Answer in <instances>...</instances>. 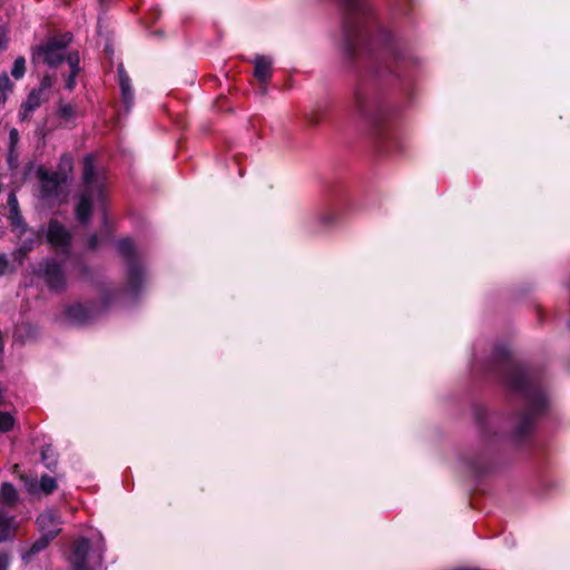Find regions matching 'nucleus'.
<instances>
[{
	"label": "nucleus",
	"instance_id": "nucleus-23",
	"mask_svg": "<svg viewBox=\"0 0 570 570\" xmlns=\"http://www.w3.org/2000/svg\"><path fill=\"white\" fill-rule=\"evenodd\" d=\"M11 520H0V540H4L9 537L11 531Z\"/></svg>",
	"mask_w": 570,
	"mask_h": 570
},
{
	"label": "nucleus",
	"instance_id": "nucleus-4",
	"mask_svg": "<svg viewBox=\"0 0 570 570\" xmlns=\"http://www.w3.org/2000/svg\"><path fill=\"white\" fill-rule=\"evenodd\" d=\"M71 41L70 35L62 36L61 40L49 41L38 49V55L42 56L43 62L50 67H56L65 60V48Z\"/></svg>",
	"mask_w": 570,
	"mask_h": 570
},
{
	"label": "nucleus",
	"instance_id": "nucleus-11",
	"mask_svg": "<svg viewBox=\"0 0 570 570\" xmlns=\"http://www.w3.org/2000/svg\"><path fill=\"white\" fill-rule=\"evenodd\" d=\"M118 76L124 102L127 107H130L134 101V94L130 87V79L122 67H119Z\"/></svg>",
	"mask_w": 570,
	"mask_h": 570
},
{
	"label": "nucleus",
	"instance_id": "nucleus-16",
	"mask_svg": "<svg viewBox=\"0 0 570 570\" xmlns=\"http://www.w3.org/2000/svg\"><path fill=\"white\" fill-rule=\"evenodd\" d=\"M12 82L11 80L9 79L8 75L7 73H2L0 76V101L1 102H6L7 100V94L10 92L12 90Z\"/></svg>",
	"mask_w": 570,
	"mask_h": 570
},
{
	"label": "nucleus",
	"instance_id": "nucleus-3",
	"mask_svg": "<svg viewBox=\"0 0 570 570\" xmlns=\"http://www.w3.org/2000/svg\"><path fill=\"white\" fill-rule=\"evenodd\" d=\"M90 546L87 539H80L75 543L70 562L72 570H92V566L100 564L102 550L90 553Z\"/></svg>",
	"mask_w": 570,
	"mask_h": 570
},
{
	"label": "nucleus",
	"instance_id": "nucleus-33",
	"mask_svg": "<svg viewBox=\"0 0 570 570\" xmlns=\"http://www.w3.org/2000/svg\"><path fill=\"white\" fill-rule=\"evenodd\" d=\"M89 246H90L91 248H96V247H97V237H96V236H91V237L89 238Z\"/></svg>",
	"mask_w": 570,
	"mask_h": 570
},
{
	"label": "nucleus",
	"instance_id": "nucleus-29",
	"mask_svg": "<svg viewBox=\"0 0 570 570\" xmlns=\"http://www.w3.org/2000/svg\"><path fill=\"white\" fill-rule=\"evenodd\" d=\"M60 114L63 116V117H71L72 114H73V110H72V107L69 106V105H66V106H62L60 108Z\"/></svg>",
	"mask_w": 570,
	"mask_h": 570
},
{
	"label": "nucleus",
	"instance_id": "nucleus-5",
	"mask_svg": "<svg viewBox=\"0 0 570 570\" xmlns=\"http://www.w3.org/2000/svg\"><path fill=\"white\" fill-rule=\"evenodd\" d=\"M40 533L56 538L61 531L62 520L55 509L43 511L37 519Z\"/></svg>",
	"mask_w": 570,
	"mask_h": 570
},
{
	"label": "nucleus",
	"instance_id": "nucleus-14",
	"mask_svg": "<svg viewBox=\"0 0 570 570\" xmlns=\"http://www.w3.org/2000/svg\"><path fill=\"white\" fill-rule=\"evenodd\" d=\"M79 61H80V59H79V55L77 52H72L67 56V62L70 68V75L67 78L66 87L69 90H72L75 88L76 76L80 71Z\"/></svg>",
	"mask_w": 570,
	"mask_h": 570
},
{
	"label": "nucleus",
	"instance_id": "nucleus-18",
	"mask_svg": "<svg viewBox=\"0 0 570 570\" xmlns=\"http://www.w3.org/2000/svg\"><path fill=\"white\" fill-rule=\"evenodd\" d=\"M355 36H356L355 27L352 23L346 21L344 24V41H345L346 49L352 48Z\"/></svg>",
	"mask_w": 570,
	"mask_h": 570
},
{
	"label": "nucleus",
	"instance_id": "nucleus-2",
	"mask_svg": "<svg viewBox=\"0 0 570 570\" xmlns=\"http://www.w3.org/2000/svg\"><path fill=\"white\" fill-rule=\"evenodd\" d=\"M515 389L520 390L524 395L528 405V414L523 419L519 433L523 434L532 428L533 416L543 411L548 399L546 393L535 387L527 376L522 375L513 382Z\"/></svg>",
	"mask_w": 570,
	"mask_h": 570
},
{
	"label": "nucleus",
	"instance_id": "nucleus-17",
	"mask_svg": "<svg viewBox=\"0 0 570 570\" xmlns=\"http://www.w3.org/2000/svg\"><path fill=\"white\" fill-rule=\"evenodd\" d=\"M19 139H20L19 131L16 128H11L9 131V161H11L13 159V157H17V155H14V153H16V147L19 142Z\"/></svg>",
	"mask_w": 570,
	"mask_h": 570
},
{
	"label": "nucleus",
	"instance_id": "nucleus-19",
	"mask_svg": "<svg viewBox=\"0 0 570 570\" xmlns=\"http://www.w3.org/2000/svg\"><path fill=\"white\" fill-rule=\"evenodd\" d=\"M24 71H26V60H24V58L19 57L13 62V67L11 69V75L16 79H20L23 77Z\"/></svg>",
	"mask_w": 570,
	"mask_h": 570
},
{
	"label": "nucleus",
	"instance_id": "nucleus-27",
	"mask_svg": "<svg viewBox=\"0 0 570 570\" xmlns=\"http://www.w3.org/2000/svg\"><path fill=\"white\" fill-rule=\"evenodd\" d=\"M9 563H10L9 556L4 552H0V569L7 570Z\"/></svg>",
	"mask_w": 570,
	"mask_h": 570
},
{
	"label": "nucleus",
	"instance_id": "nucleus-21",
	"mask_svg": "<svg viewBox=\"0 0 570 570\" xmlns=\"http://www.w3.org/2000/svg\"><path fill=\"white\" fill-rule=\"evenodd\" d=\"M57 488L56 480L51 476L45 475L40 480V489L45 493H51Z\"/></svg>",
	"mask_w": 570,
	"mask_h": 570
},
{
	"label": "nucleus",
	"instance_id": "nucleus-8",
	"mask_svg": "<svg viewBox=\"0 0 570 570\" xmlns=\"http://www.w3.org/2000/svg\"><path fill=\"white\" fill-rule=\"evenodd\" d=\"M38 176L41 184L42 197H51L58 193L60 184L63 181V177L60 174H49L42 168L38 170Z\"/></svg>",
	"mask_w": 570,
	"mask_h": 570
},
{
	"label": "nucleus",
	"instance_id": "nucleus-31",
	"mask_svg": "<svg viewBox=\"0 0 570 570\" xmlns=\"http://www.w3.org/2000/svg\"><path fill=\"white\" fill-rule=\"evenodd\" d=\"M6 43H7L6 32L2 28H0V50L6 47Z\"/></svg>",
	"mask_w": 570,
	"mask_h": 570
},
{
	"label": "nucleus",
	"instance_id": "nucleus-24",
	"mask_svg": "<svg viewBox=\"0 0 570 570\" xmlns=\"http://www.w3.org/2000/svg\"><path fill=\"white\" fill-rule=\"evenodd\" d=\"M140 268L136 265H130L128 269L129 281L132 284V286H136V283L140 276Z\"/></svg>",
	"mask_w": 570,
	"mask_h": 570
},
{
	"label": "nucleus",
	"instance_id": "nucleus-34",
	"mask_svg": "<svg viewBox=\"0 0 570 570\" xmlns=\"http://www.w3.org/2000/svg\"><path fill=\"white\" fill-rule=\"evenodd\" d=\"M62 163L66 164L67 167H70L71 165V158L70 157H63L62 159Z\"/></svg>",
	"mask_w": 570,
	"mask_h": 570
},
{
	"label": "nucleus",
	"instance_id": "nucleus-30",
	"mask_svg": "<svg viewBox=\"0 0 570 570\" xmlns=\"http://www.w3.org/2000/svg\"><path fill=\"white\" fill-rule=\"evenodd\" d=\"M10 219H11L12 225L19 226L21 224V217H20L19 213H11Z\"/></svg>",
	"mask_w": 570,
	"mask_h": 570
},
{
	"label": "nucleus",
	"instance_id": "nucleus-20",
	"mask_svg": "<svg viewBox=\"0 0 570 570\" xmlns=\"http://www.w3.org/2000/svg\"><path fill=\"white\" fill-rule=\"evenodd\" d=\"M117 248H118V252L125 257L130 256L134 252V245H132L131 240L128 238L119 240L117 244Z\"/></svg>",
	"mask_w": 570,
	"mask_h": 570
},
{
	"label": "nucleus",
	"instance_id": "nucleus-9",
	"mask_svg": "<svg viewBox=\"0 0 570 570\" xmlns=\"http://www.w3.org/2000/svg\"><path fill=\"white\" fill-rule=\"evenodd\" d=\"M41 91L42 89H39V90H32L26 101L21 105V108L19 110V119L21 121L28 119L30 117V115L40 107L41 105Z\"/></svg>",
	"mask_w": 570,
	"mask_h": 570
},
{
	"label": "nucleus",
	"instance_id": "nucleus-22",
	"mask_svg": "<svg viewBox=\"0 0 570 570\" xmlns=\"http://www.w3.org/2000/svg\"><path fill=\"white\" fill-rule=\"evenodd\" d=\"M14 420L9 413L0 412V431L7 432L13 426Z\"/></svg>",
	"mask_w": 570,
	"mask_h": 570
},
{
	"label": "nucleus",
	"instance_id": "nucleus-6",
	"mask_svg": "<svg viewBox=\"0 0 570 570\" xmlns=\"http://www.w3.org/2000/svg\"><path fill=\"white\" fill-rule=\"evenodd\" d=\"M47 239L56 249L66 252L69 246L70 235L57 220H51L47 230Z\"/></svg>",
	"mask_w": 570,
	"mask_h": 570
},
{
	"label": "nucleus",
	"instance_id": "nucleus-32",
	"mask_svg": "<svg viewBox=\"0 0 570 570\" xmlns=\"http://www.w3.org/2000/svg\"><path fill=\"white\" fill-rule=\"evenodd\" d=\"M7 267V261L0 256V275L4 273Z\"/></svg>",
	"mask_w": 570,
	"mask_h": 570
},
{
	"label": "nucleus",
	"instance_id": "nucleus-13",
	"mask_svg": "<svg viewBox=\"0 0 570 570\" xmlns=\"http://www.w3.org/2000/svg\"><path fill=\"white\" fill-rule=\"evenodd\" d=\"M53 539V537H49L41 533V537L22 556V560L24 561V563H30L32 561L33 556L45 550L48 547L49 542Z\"/></svg>",
	"mask_w": 570,
	"mask_h": 570
},
{
	"label": "nucleus",
	"instance_id": "nucleus-1",
	"mask_svg": "<svg viewBox=\"0 0 570 570\" xmlns=\"http://www.w3.org/2000/svg\"><path fill=\"white\" fill-rule=\"evenodd\" d=\"M82 179L85 190L77 204L76 215L80 222L87 223L90 218L92 203L102 202L105 197V185L96 176L94 158L91 156H87L83 160Z\"/></svg>",
	"mask_w": 570,
	"mask_h": 570
},
{
	"label": "nucleus",
	"instance_id": "nucleus-12",
	"mask_svg": "<svg viewBox=\"0 0 570 570\" xmlns=\"http://www.w3.org/2000/svg\"><path fill=\"white\" fill-rule=\"evenodd\" d=\"M53 539V537H49L41 533V537L22 556V560L24 561V563H30L32 561L33 556L45 550L48 547L49 542Z\"/></svg>",
	"mask_w": 570,
	"mask_h": 570
},
{
	"label": "nucleus",
	"instance_id": "nucleus-25",
	"mask_svg": "<svg viewBox=\"0 0 570 570\" xmlns=\"http://www.w3.org/2000/svg\"><path fill=\"white\" fill-rule=\"evenodd\" d=\"M82 313H83V308L81 306H72L68 311V316L71 320L81 323L82 318L80 317V314H82Z\"/></svg>",
	"mask_w": 570,
	"mask_h": 570
},
{
	"label": "nucleus",
	"instance_id": "nucleus-10",
	"mask_svg": "<svg viewBox=\"0 0 570 570\" xmlns=\"http://www.w3.org/2000/svg\"><path fill=\"white\" fill-rule=\"evenodd\" d=\"M272 59L265 56H257L254 59V76L261 81L265 82L271 77Z\"/></svg>",
	"mask_w": 570,
	"mask_h": 570
},
{
	"label": "nucleus",
	"instance_id": "nucleus-15",
	"mask_svg": "<svg viewBox=\"0 0 570 570\" xmlns=\"http://www.w3.org/2000/svg\"><path fill=\"white\" fill-rule=\"evenodd\" d=\"M0 499L6 504H13L18 501V492L11 483H3L0 489Z\"/></svg>",
	"mask_w": 570,
	"mask_h": 570
},
{
	"label": "nucleus",
	"instance_id": "nucleus-26",
	"mask_svg": "<svg viewBox=\"0 0 570 570\" xmlns=\"http://www.w3.org/2000/svg\"><path fill=\"white\" fill-rule=\"evenodd\" d=\"M343 1L352 10H357L363 7V0H343Z\"/></svg>",
	"mask_w": 570,
	"mask_h": 570
},
{
	"label": "nucleus",
	"instance_id": "nucleus-7",
	"mask_svg": "<svg viewBox=\"0 0 570 570\" xmlns=\"http://www.w3.org/2000/svg\"><path fill=\"white\" fill-rule=\"evenodd\" d=\"M40 273L50 288L60 289L63 287L65 275L55 261H46L40 268Z\"/></svg>",
	"mask_w": 570,
	"mask_h": 570
},
{
	"label": "nucleus",
	"instance_id": "nucleus-28",
	"mask_svg": "<svg viewBox=\"0 0 570 570\" xmlns=\"http://www.w3.org/2000/svg\"><path fill=\"white\" fill-rule=\"evenodd\" d=\"M10 208H11V213H18V202H17V198L13 194H11L9 196V202H8Z\"/></svg>",
	"mask_w": 570,
	"mask_h": 570
}]
</instances>
